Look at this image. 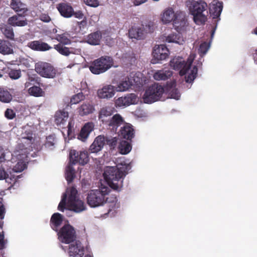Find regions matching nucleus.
<instances>
[{
	"mask_svg": "<svg viewBox=\"0 0 257 257\" xmlns=\"http://www.w3.org/2000/svg\"><path fill=\"white\" fill-rule=\"evenodd\" d=\"M131 169L129 164L116 167H107L104 172V178L109 186L114 190L120 191L123 185V180Z\"/></svg>",
	"mask_w": 257,
	"mask_h": 257,
	"instance_id": "1",
	"label": "nucleus"
},
{
	"mask_svg": "<svg viewBox=\"0 0 257 257\" xmlns=\"http://www.w3.org/2000/svg\"><path fill=\"white\" fill-rule=\"evenodd\" d=\"M161 20L164 24H168L173 21L174 27L179 33L184 31L188 25L185 13L177 11L175 13L172 8H168L163 11L161 15Z\"/></svg>",
	"mask_w": 257,
	"mask_h": 257,
	"instance_id": "2",
	"label": "nucleus"
},
{
	"mask_svg": "<svg viewBox=\"0 0 257 257\" xmlns=\"http://www.w3.org/2000/svg\"><path fill=\"white\" fill-rule=\"evenodd\" d=\"M192 63V60H188L185 62L182 58H174L171 60L170 65L174 70H180L179 74L181 76L185 75L188 72V75L185 77V80L187 83H191L196 78L198 72L197 67L195 66L190 70Z\"/></svg>",
	"mask_w": 257,
	"mask_h": 257,
	"instance_id": "3",
	"label": "nucleus"
},
{
	"mask_svg": "<svg viewBox=\"0 0 257 257\" xmlns=\"http://www.w3.org/2000/svg\"><path fill=\"white\" fill-rule=\"evenodd\" d=\"M207 4L203 1H192L189 6V11L193 16V20L197 25L204 24L207 21Z\"/></svg>",
	"mask_w": 257,
	"mask_h": 257,
	"instance_id": "4",
	"label": "nucleus"
},
{
	"mask_svg": "<svg viewBox=\"0 0 257 257\" xmlns=\"http://www.w3.org/2000/svg\"><path fill=\"white\" fill-rule=\"evenodd\" d=\"M110 192L107 187H101L99 189L91 190L86 198L87 203L91 207H96L103 205L107 201V196Z\"/></svg>",
	"mask_w": 257,
	"mask_h": 257,
	"instance_id": "5",
	"label": "nucleus"
},
{
	"mask_svg": "<svg viewBox=\"0 0 257 257\" xmlns=\"http://www.w3.org/2000/svg\"><path fill=\"white\" fill-rule=\"evenodd\" d=\"M113 64V60L111 57L104 56L92 61L89 68L93 74H99L106 71Z\"/></svg>",
	"mask_w": 257,
	"mask_h": 257,
	"instance_id": "6",
	"label": "nucleus"
},
{
	"mask_svg": "<svg viewBox=\"0 0 257 257\" xmlns=\"http://www.w3.org/2000/svg\"><path fill=\"white\" fill-rule=\"evenodd\" d=\"M154 31V24L149 22L146 25L141 26L134 25L128 30V36L131 39L138 40H143L146 38L147 34L152 33Z\"/></svg>",
	"mask_w": 257,
	"mask_h": 257,
	"instance_id": "7",
	"label": "nucleus"
},
{
	"mask_svg": "<svg viewBox=\"0 0 257 257\" xmlns=\"http://www.w3.org/2000/svg\"><path fill=\"white\" fill-rule=\"evenodd\" d=\"M164 92V87L158 83H154L149 86L143 96L146 103H152L159 100Z\"/></svg>",
	"mask_w": 257,
	"mask_h": 257,
	"instance_id": "8",
	"label": "nucleus"
},
{
	"mask_svg": "<svg viewBox=\"0 0 257 257\" xmlns=\"http://www.w3.org/2000/svg\"><path fill=\"white\" fill-rule=\"evenodd\" d=\"M33 134L32 131H29L27 133L22 134L21 143H19L17 149V155H27L32 150V145L34 142Z\"/></svg>",
	"mask_w": 257,
	"mask_h": 257,
	"instance_id": "9",
	"label": "nucleus"
},
{
	"mask_svg": "<svg viewBox=\"0 0 257 257\" xmlns=\"http://www.w3.org/2000/svg\"><path fill=\"white\" fill-rule=\"evenodd\" d=\"M57 232L59 240L64 243L73 242L76 238L75 230L70 224L64 225Z\"/></svg>",
	"mask_w": 257,
	"mask_h": 257,
	"instance_id": "10",
	"label": "nucleus"
},
{
	"mask_svg": "<svg viewBox=\"0 0 257 257\" xmlns=\"http://www.w3.org/2000/svg\"><path fill=\"white\" fill-rule=\"evenodd\" d=\"M35 70L40 76L47 78H54L57 73L56 69L51 64L44 62L36 63Z\"/></svg>",
	"mask_w": 257,
	"mask_h": 257,
	"instance_id": "11",
	"label": "nucleus"
},
{
	"mask_svg": "<svg viewBox=\"0 0 257 257\" xmlns=\"http://www.w3.org/2000/svg\"><path fill=\"white\" fill-rule=\"evenodd\" d=\"M70 162L72 164L77 163L81 165L86 164L89 161V157L87 152L71 150L69 154Z\"/></svg>",
	"mask_w": 257,
	"mask_h": 257,
	"instance_id": "12",
	"label": "nucleus"
},
{
	"mask_svg": "<svg viewBox=\"0 0 257 257\" xmlns=\"http://www.w3.org/2000/svg\"><path fill=\"white\" fill-rule=\"evenodd\" d=\"M69 257H82L84 254V247L79 240H76L69 246Z\"/></svg>",
	"mask_w": 257,
	"mask_h": 257,
	"instance_id": "13",
	"label": "nucleus"
},
{
	"mask_svg": "<svg viewBox=\"0 0 257 257\" xmlns=\"http://www.w3.org/2000/svg\"><path fill=\"white\" fill-rule=\"evenodd\" d=\"M137 96L134 93H130L124 96L118 98L115 100V104L116 106H126L135 104L137 101Z\"/></svg>",
	"mask_w": 257,
	"mask_h": 257,
	"instance_id": "14",
	"label": "nucleus"
},
{
	"mask_svg": "<svg viewBox=\"0 0 257 257\" xmlns=\"http://www.w3.org/2000/svg\"><path fill=\"white\" fill-rule=\"evenodd\" d=\"M169 51L165 45H156L154 48L152 54L157 60L166 59L169 56Z\"/></svg>",
	"mask_w": 257,
	"mask_h": 257,
	"instance_id": "15",
	"label": "nucleus"
},
{
	"mask_svg": "<svg viewBox=\"0 0 257 257\" xmlns=\"http://www.w3.org/2000/svg\"><path fill=\"white\" fill-rule=\"evenodd\" d=\"M124 122L123 117L119 114H115L106 121L104 124L111 130L113 132H116L117 128Z\"/></svg>",
	"mask_w": 257,
	"mask_h": 257,
	"instance_id": "16",
	"label": "nucleus"
},
{
	"mask_svg": "<svg viewBox=\"0 0 257 257\" xmlns=\"http://www.w3.org/2000/svg\"><path fill=\"white\" fill-rule=\"evenodd\" d=\"M106 139L103 136H97L89 147V151L91 153H97L101 151L105 144Z\"/></svg>",
	"mask_w": 257,
	"mask_h": 257,
	"instance_id": "17",
	"label": "nucleus"
},
{
	"mask_svg": "<svg viewBox=\"0 0 257 257\" xmlns=\"http://www.w3.org/2000/svg\"><path fill=\"white\" fill-rule=\"evenodd\" d=\"M114 93V87L111 85L104 86L97 91V96L100 99H109L113 96Z\"/></svg>",
	"mask_w": 257,
	"mask_h": 257,
	"instance_id": "18",
	"label": "nucleus"
},
{
	"mask_svg": "<svg viewBox=\"0 0 257 257\" xmlns=\"http://www.w3.org/2000/svg\"><path fill=\"white\" fill-rule=\"evenodd\" d=\"M22 14H18L10 17L8 20V24L13 27H23L26 26L28 24L26 18L22 17Z\"/></svg>",
	"mask_w": 257,
	"mask_h": 257,
	"instance_id": "19",
	"label": "nucleus"
},
{
	"mask_svg": "<svg viewBox=\"0 0 257 257\" xmlns=\"http://www.w3.org/2000/svg\"><path fill=\"white\" fill-rule=\"evenodd\" d=\"M68 118V112L64 110L57 111L55 114V122L62 128H65Z\"/></svg>",
	"mask_w": 257,
	"mask_h": 257,
	"instance_id": "20",
	"label": "nucleus"
},
{
	"mask_svg": "<svg viewBox=\"0 0 257 257\" xmlns=\"http://www.w3.org/2000/svg\"><path fill=\"white\" fill-rule=\"evenodd\" d=\"M57 9L61 15L65 18H70L73 16V8L67 3H62L57 6Z\"/></svg>",
	"mask_w": 257,
	"mask_h": 257,
	"instance_id": "21",
	"label": "nucleus"
},
{
	"mask_svg": "<svg viewBox=\"0 0 257 257\" xmlns=\"http://www.w3.org/2000/svg\"><path fill=\"white\" fill-rule=\"evenodd\" d=\"M115 111L114 107L106 106L101 108L98 113V119L103 124H104L108 120L106 117L110 116Z\"/></svg>",
	"mask_w": 257,
	"mask_h": 257,
	"instance_id": "22",
	"label": "nucleus"
},
{
	"mask_svg": "<svg viewBox=\"0 0 257 257\" xmlns=\"http://www.w3.org/2000/svg\"><path fill=\"white\" fill-rule=\"evenodd\" d=\"M28 46L31 49L38 51H45L52 48L47 43L40 41H33L28 44Z\"/></svg>",
	"mask_w": 257,
	"mask_h": 257,
	"instance_id": "23",
	"label": "nucleus"
},
{
	"mask_svg": "<svg viewBox=\"0 0 257 257\" xmlns=\"http://www.w3.org/2000/svg\"><path fill=\"white\" fill-rule=\"evenodd\" d=\"M222 4L219 2L213 1L209 7V13L213 19L218 18L222 10Z\"/></svg>",
	"mask_w": 257,
	"mask_h": 257,
	"instance_id": "24",
	"label": "nucleus"
},
{
	"mask_svg": "<svg viewBox=\"0 0 257 257\" xmlns=\"http://www.w3.org/2000/svg\"><path fill=\"white\" fill-rule=\"evenodd\" d=\"M67 206L69 210L76 213H80L86 209L84 202L79 199L75 200L67 204Z\"/></svg>",
	"mask_w": 257,
	"mask_h": 257,
	"instance_id": "25",
	"label": "nucleus"
},
{
	"mask_svg": "<svg viewBox=\"0 0 257 257\" xmlns=\"http://www.w3.org/2000/svg\"><path fill=\"white\" fill-rule=\"evenodd\" d=\"M63 216L60 213H54L50 219L51 227L55 231H58L60 226L62 223Z\"/></svg>",
	"mask_w": 257,
	"mask_h": 257,
	"instance_id": "26",
	"label": "nucleus"
},
{
	"mask_svg": "<svg viewBox=\"0 0 257 257\" xmlns=\"http://www.w3.org/2000/svg\"><path fill=\"white\" fill-rule=\"evenodd\" d=\"M19 178V176L16 177L11 174L9 176V174L6 171L4 168L0 166V180H5L6 182L13 185L17 182Z\"/></svg>",
	"mask_w": 257,
	"mask_h": 257,
	"instance_id": "27",
	"label": "nucleus"
},
{
	"mask_svg": "<svg viewBox=\"0 0 257 257\" xmlns=\"http://www.w3.org/2000/svg\"><path fill=\"white\" fill-rule=\"evenodd\" d=\"M120 135L127 140H131L135 136V131L132 125L126 124L120 130Z\"/></svg>",
	"mask_w": 257,
	"mask_h": 257,
	"instance_id": "28",
	"label": "nucleus"
},
{
	"mask_svg": "<svg viewBox=\"0 0 257 257\" xmlns=\"http://www.w3.org/2000/svg\"><path fill=\"white\" fill-rule=\"evenodd\" d=\"M10 6L12 9L18 14H24L28 11L26 5L20 0H12Z\"/></svg>",
	"mask_w": 257,
	"mask_h": 257,
	"instance_id": "29",
	"label": "nucleus"
},
{
	"mask_svg": "<svg viewBox=\"0 0 257 257\" xmlns=\"http://www.w3.org/2000/svg\"><path fill=\"white\" fill-rule=\"evenodd\" d=\"M102 38L101 33L96 31L89 34L86 38V42L92 45H99Z\"/></svg>",
	"mask_w": 257,
	"mask_h": 257,
	"instance_id": "30",
	"label": "nucleus"
},
{
	"mask_svg": "<svg viewBox=\"0 0 257 257\" xmlns=\"http://www.w3.org/2000/svg\"><path fill=\"white\" fill-rule=\"evenodd\" d=\"M173 74L171 71L169 70H160L156 72L154 75V78L158 81L166 80L170 78Z\"/></svg>",
	"mask_w": 257,
	"mask_h": 257,
	"instance_id": "31",
	"label": "nucleus"
},
{
	"mask_svg": "<svg viewBox=\"0 0 257 257\" xmlns=\"http://www.w3.org/2000/svg\"><path fill=\"white\" fill-rule=\"evenodd\" d=\"M13 53V50L11 43L8 41L0 39V53L8 55Z\"/></svg>",
	"mask_w": 257,
	"mask_h": 257,
	"instance_id": "32",
	"label": "nucleus"
},
{
	"mask_svg": "<svg viewBox=\"0 0 257 257\" xmlns=\"http://www.w3.org/2000/svg\"><path fill=\"white\" fill-rule=\"evenodd\" d=\"M94 110V106L89 103H84L78 108V112L81 116L92 113Z\"/></svg>",
	"mask_w": 257,
	"mask_h": 257,
	"instance_id": "33",
	"label": "nucleus"
},
{
	"mask_svg": "<svg viewBox=\"0 0 257 257\" xmlns=\"http://www.w3.org/2000/svg\"><path fill=\"white\" fill-rule=\"evenodd\" d=\"M87 21L86 20L83 19L81 22H77L76 25L74 26L72 30L74 33L83 34L85 31V29L87 26Z\"/></svg>",
	"mask_w": 257,
	"mask_h": 257,
	"instance_id": "34",
	"label": "nucleus"
},
{
	"mask_svg": "<svg viewBox=\"0 0 257 257\" xmlns=\"http://www.w3.org/2000/svg\"><path fill=\"white\" fill-rule=\"evenodd\" d=\"M13 99L12 95L7 89L0 86V101L8 103L10 102Z\"/></svg>",
	"mask_w": 257,
	"mask_h": 257,
	"instance_id": "35",
	"label": "nucleus"
},
{
	"mask_svg": "<svg viewBox=\"0 0 257 257\" xmlns=\"http://www.w3.org/2000/svg\"><path fill=\"white\" fill-rule=\"evenodd\" d=\"M132 84V81L128 78H125L117 84L115 90L119 92L124 91L127 90Z\"/></svg>",
	"mask_w": 257,
	"mask_h": 257,
	"instance_id": "36",
	"label": "nucleus"
},
{
	"mask_svg": "<svg viewBox=\"0 0 257 257\" xmlns=\"http://www.w3.org/2000/svg\"><path fill=\"white\" fill-rule=\"evenodd\" d=\"M118 149L121 154H127L132 150V145L126 141H121L119 143Z\"/></svg>",
	"mask_w": 257,
	"mask_h": 257,
	"instance_id": "37",
	"label": "nucleus"
},
{
	"mask_svg": "<svg viewBox=\"0 0 257 257\" xmlns=\"http://www.w3.org/2000/svg\"><path fill=\"white\" fill-rule=\"evenodd\" d=\"M73 164H69L66 168L65 178L68 183L72 182L75 177V171L72 165Z\"/></svg>",
	"mask_w": 257,
	"mask_h": 257,
	"instance_id": "38",
	"label": "nucleus"
},
{
	"mask_svg": "<svg viewBox=\"0 0 257 257\" xmlns=\"http://www.w3.org/2000/svg\"><path fill=\"white\" fill-rule=\"evenodd\" d=\"M1 31L7 39L10 40L14 39V30L11 26L5 25L1 28Z\"/></svg>",
	"mask_w": 257,
	"mask_h": 257,
	"instance_id": "39",
	"label": "nucleus"
},
{
	"mask_svg": "<svg viewBox=\"0 0 257 257\" xmlns=\"http://www.w3.org/2000/svg\"><path fill=\"white\" fill-rule=\"evenodd\" d=\"M41 78L37 74L28 75V81L25 83V87H28L32 84H37L39 85L40 83Z\"/></svg>",
	"mask_w": 257,
	"mask_h": 257,
	"instance_id": "40",
	"label": "nucleus"
},
{
	"mask_svg": "<svg viewBox=\"0 0 257 257\" xmlns=\"http://www.w3.org/2000/svg\"><path fill=\"white\" fill-rule=\"evenodd\" d=\"M70 35L67 33L62 34H57L55 39L62 45H68L71 42L70 39Z\"/></svg>",
	"mask_w": 257,
	"mask_h": 257,
	"instance_id": "41",
	"label": "nucleus"
},
{
	"mask_svg": "<svg viewBox=\"0 0 257 257\" xmlns=\"http://www.w3.org/2000/svg\"><path fill=\"white\" fill-rule=\"evenodd\" d=\"M56 140L54 135H50L46 137V142L42 147L46 149H52L56 144Z\"/></svg>",
	"mask_w": 257,
	"mask_h": 257,
	"instance_id": "42",
	"label": "nucleus"
},
{
	"mask_svg": "<svg viewBox=\"0 0 257 257\" xmlns=\"http://www.w3.org/2000/svg\"><path fill=\"white\" fill-rule=\"evenodd\" d=\"M64 45H62L61 44H58L55 45L54 48L60 54L67 56L71 53V52L70 51L69 48L64 46Z\"/></svg>",
	"mask_w": 257,
	"mask_h": 257,
	"instance_id": "43",
	"label": "nucleus"
},
{
	"mask_svg": "<svg viewBox=\"0 0 257 257\" xmlns=\"http://www.w3.org/2000/svg\"><path fill=\"white\" fill-rule=\"evenodd\" d=\"M29 93L35 97H40L43 96L44 92L39 87L37 86H33L30 87L28 89Z\"/></svg>",
	"mask_w": 257,
	"mask_h": 257,
	"instance_id": "44",
	"label": "nucleus"
},
{
	"mask_svg": "<svg viewBox=\"0 0 257 257\" xmlns=\"http://www.w3.org/2000/svg\"><path fill=\"white\" fill-rule=\"evenodd\" d=\"M85 95L82 92H79L74 95L70 99L71 104H76L85 99Z\"/></svg>",
	"mask_w": 257,
	"mask_h": 257,
	"instance_id": "45",
	"label": "nucleus"
},
{
	"mask_svg": "<svg viewBox=\"0 0 257 257\" xmlns=\"http://www.w3.org/2000/svg\"><path fill=\"white\" fill-rule=\"evenodd\" d=\"M210 47V45L208 43L206 42H204L202 43L198 49L199 53L200 55L203 56L204 55L206 52L208 51L209 48Z\"/></svg>",
	"mask_w": 257,
	"mask_h": 257,
	"instance_id": "46",
	"label": "nucleus"
},
{
	"mask_svg": "<svg viewBox=\"0 0 257 257\" xmlns=\"http://www.w3.org/2000/svg\"><path fill=\"white\" fill-rule=\"evenodd\" d=\"M77 190L75 187H72L70 188V194H69L67 204L72 202V201L78 199L77 198Z\"/></svg>",
	"mask_w": 257,
	"mask_h": 257,
	"instance_id": "47",
	"label": "nucleus"
},
{
	"mask_svg": "<svg viewBox=\"0 0 257 257\" xmlns=\"http://www.w3.org/2000/svg\"><path fill=\"white\" fill-rule=\"evenodd\" d=\"M180 36L176 34H171L169 35L166 38V41L168 43H179Z\"/></svg>",
	"mask_w": 257,
	"mask_h": 257,
	"instance_id": "48",
	"label": "nucleus"
},
{
	"mask_svg": "<svg viewBox=\"0 0 257 257\" xmlns=\"http://www.w3.org/2000/svg\"><path fill=\"white\" fill-rule=\"evenodd\" d=\"M8 74L10 77L12 79H18L21 76V71L20 69H11Z\"/></svg>",
	"mask_w": 257,
	"mask_h": 257,
	"instance_id": "49",
	"label": "nucleus"
},
{
	"mask_svg": "<svg viewBox=\"0 0 257 257\" xmlns=\"http://www.w3.org/2000/svg\"><path fill=\"white\" fill-rule=\"evenodd\" d=\"M66 199H67V194H64L62 197V198L59 203L58 209L61 211H64L65 209V206L66 205Z\"/></svg>",
	"mask_w": 257,
	"mask_h": 257,
	"instance_id": "50",
	"label": "nucleus"
},
{
	"mask_svg": "<svg viewBox=\"0 0 257 257\" xmlns=\"http://www.w3.org/2000/svg\"><path fill=\"white\" fill-rule=\"evenodd\" d=\"M5 116L8 119H13L16 117V113L13 109L7 108L5 112Z\"/></svg>",
	"mask_w": 257,
	"mask_h": 257,
	"instance_id": "51",
	"label": "nucleus"
},
{
	"mask_svg": "<svg viewBox=\"0 0 257 257\" xmlns=\"http://www.w3.org/2000/svg\"><path fill=\"white\" fill-rule=\"evenodd\" d=\"M86 126H83L80 131V132L78 136V138L82 141H84L88 137L89 135L87 134Z\"/></svg>",
	"mask_w": 257,
	"mask_h": 257,
	"instance_id": "52",
	"label": "nucleus"
},
{
	"mask_svg": "<svg viewBox=\"0 0 257 257\" xmlns=\"http://www.w3.org/2000/svg\"><path fill=\"white\" fill-rule=\"evenodd\" d=\"M7 243V240L5 239L4 232L2 231L0 232V250L5 247Z\"/></svg>",
	"mask_w": 257,
	"mask_h": 257,
	"instance_id": "53",
	"label": "nucleus"
},
{
	"mask_svg": "<svg viewBox=\"0 0 257 257\" xmlns=\"http://www.w3.org/2000/svg\"><path fill=\"white\" fill-rule=\"evenodd\" d=\"M83 1L86 5L91 7H97L99 4L98 0H83Z\"/></svg>",
	"mask_w": 257,
	"mask_h": 257,
	"instance_id": "54",
	"label": "nucleus"
},
{
	"mask_svg": "<svg viewBox=\"0 0 257 257\" xmlns=\"http://www.w3.org/2000/svg\"><path fill=\"white\" fill-rule=\"evenodd\" d=\"M106 142L105 144L111 147H114L117 144V139L116 138H112L109 139L107 137H105Z\"/></svg>",
	"mask_w": 257,
	"mask_h": 257,
	"instance_id": "55",
	"label": "nucleus"
},
{
	"mask_svg": "<svg viewBox=\"0 0 257 257\" xmlns=\"http://www.w3.org/2000/svg\"><path fill=\"white\" fill-rule=\"evenodd\" d=\"M25 168V164L23 163L18 162L14 168V170L16 172H21L23 171Z\"/></svg>",
	"mask_w": 257,
	"mask_h": 257,
	"instance_id": "56",
	"label": "nucleus"
},
{
	"mask_svg": "<svg viewBox=\"0 0 257 257\" xmlns=\"http://www.w3.org/2000/svg\"><path fill=\"white\" fill-rule=\"evenodd\" d=\"M3 198L0 197V219H2L4 218L5 214V208L3 204Z\"/></svg>",
	"mask_w": 257,
	"mask_h": 257,
	"instance_id": "57",
	"label": "nucleus"
},
{
	"mask_svg": "<svg viewBox=\"0 0 257 257\" xmlns=\"http://www.w3.org/2000/svg\"><path fill=\"white\" fill-rule=\"evenodd\" d=\"M83 126H86L85 131L87 132V134L89 135L91 132L93 130L94 125L92 122H87L84 124Z\"/></svg>",
	"mask_w": 257,
	"mask_h": 257,
	"instance_id": "58",
	"label": "nucleus"
},
{
	"mask_svg": "<svg viewBox=\"0 0 257 257\" xmlns=\"http://www.w3.org/2000/svg\"><path fill=\"white\" fill-rule=\"evenodd\" d=\"M40 19L44 22H49L51 21V18L48 14H42L40 16Z\"/></svg>",
	"mask_w": 257,
	"mask_h": 257,
	"instance_id": "59",
	"label": "nucleus"
},
{
	"mask_svg": "<svg viewBox=\"0 0 257 257\" xmlns=\"http://www.w3.org/2000/svg\"><path fill=\"white\" fill-rule=\"evenodd\" d=\"M73 16H74L76 18L80 19L83 18L84 17V14L81 11L74 12L73 10Z\"/></svg>",
	"mask_w": 257,
	"mask_h": 257,
	"instance_id": "60",
	"label": "nucleus"
},
{
	"mask_svg": "<svg viewBox=\"0 0 257 257\" xmlns=\"http://www.w3.org/2000/svg\"><path fill=\"white\" fill-rule=\"evenodd\" d=\"M171 96L172 98L178 99L180 96V94L179 92H178V90L175 89H173L171 92Z\"/></svg>",
	"mask_w": 257,
	"mask_h": 257,
	"instance_id": "61",
	"label": "nucleus"
},
{
	"mask_svg": "<svg viewBox=\"0 0 257 257\" xmlns=\"http://www.w3.org/2000/svg\"><path fill=\"white\" fill-rule=\"evenodd\" d=\"M5 154L4 149L0 147V162L4 161L5 160Z\"/></svg>",
	"mask_w": 257,
	"mask_h": 257,
	"instance_id": "62",
	"label": "nucleus"
},
{
	"mask_svg": "<svg viewBox=\"0 0 257 257\" xmlns=\"http://www.w3.org/2000/svg\"><path fill=\"white\" fill-rule=\"evenodd\" d=\"M147 0H134V4L135 6H139L146 3Z\"/></svg>",
	"mask_w": 257,
	"mask_h": 257,
	"instance_id": "63",
	"label": "nucleus"
},
{
	"mask_svg": "<svg viewBox=\"0 0 257 257\" xmlns=\"http://www.w3.org/2000/svg\"><path fill=\"white\" fill-rule=\"evenodd\" d=\"M67 127L68 128L67 133L69 135L72 132V126L71 125V122H69L68 124L67 125Z\"/></svg>",
	"mask_w": 257,
	"mask_h": 257,
	"instance_id": "64",
	"label": "nucleus"
}]
</instances>
